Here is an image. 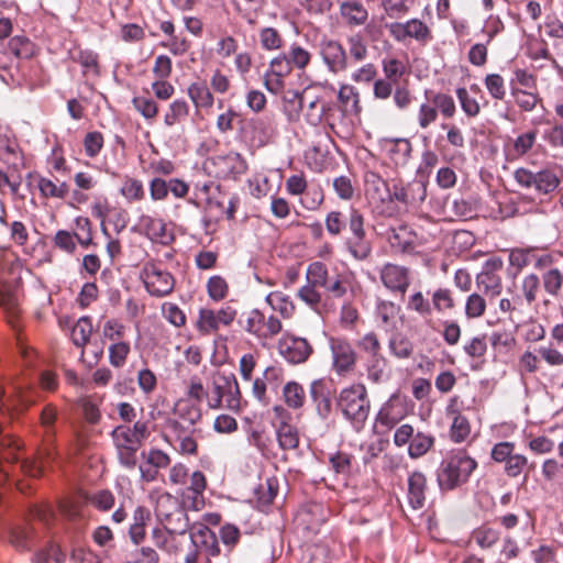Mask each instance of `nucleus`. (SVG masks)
I'll return each mask as SVG.
<instances>
[{
	"label": "nucleus",
	"mask_w": 563,
	"mask_h": 563,
	"mask_svg": "<svg viewBox=\"0 0 563 563\" xmlns=\"http://www.w3.org/2000/svg\"><path fill=\"white\" fill-rule=\"evenodd\" d=\"M477 462L466 450L451 451L437 470V481L442 490H453L468 482Z\"/></svg>",
	"instance_id": "obj_1"
},
{
	"label": "nucleus",
	"mask_w": 563,
	"mask_h": 563,
	"mask_svg": "<svg viewBox=\"0 0 563 563\" xmlns=\"http://www.w3.org/2000/svg\"><path fill=\"white\" fill-rule=\"evenodd\" d=\"M150 437L147 422L136 421L133 428L129 426H118L111 432V438L117 451V457L120 464L133 470L137 465V452L143 441Z\"/></svg>",
	"instance_id": "obj_2"
},
{
	"label": "nucleus",
	"mask_w": 563,
	"mask_h": 563,
	"mask_svg": "<svg viewBox=\"0 0 563 563\" xmlns=\"http://www.w3.org/2000/svg\"><path fill=\"white\" fill-rule=\"evenodd\" d=\"M347 229L350 235L345 238L343 245L346 252L355 261H367L373 252L372 241L365 229V217L357 208H350L347 214Z\"/></svg>",
	"instance_id": "obj_3"
},
{
	"label": "nucleus",
	"mask_w": 563,
	"mask_h": 563,
	"mask_svg": "<svg viewBox=\"0 0 563 563\" xmlns=\"http://www.w3.org/2000/svg\"><path fill=\"white\" fill-rule=\"evenodd\" d=\"M210 176L220 179H236L247 170L245 158L236 152L209 157L203 165Z\"/></svg>",
	"instance_id": "obj_4"
},
{
	"label": "nucleus",
	"mask_w": 563,
	"mask_h": 563,
	"mask_svg": "<svg viewBox=\"0 0 563 563\" xmlns=\"http://www.w3.org/2000/svg\"><path fill=\"white\" fill-rule=\"evenodd\" d=\"M140 276L146 291L153 297H165L174 290V276L153 261L144 263Z\"/></svg>",
	"instance_id": "obj_5"
},
{
	"label": "nucleus",
	"mask_w": 563,
	"mask_h": 563,
	"mask_svg": "<svg viewBox=\"0 0 563 563\" xmlns=\"http://www.w3.org/2000/svg\"><path fill=\"white\" fill-rule=\"evenodd\" d=\"M338 405L346 418L355 424H362L368 416L369 402L366 389H342Z\"/></svg>",
	"instance_id": "obj_6"
},
{
	"label": "nucleus",
	"mask_w": 563,
	"mask_h": 563,
	"mask_svg": "<svg viewBox=\"0 0 563 563\" xmlns=\"http://www.w3.org/2000/svg\"><path fill=\"white\" fill-rule=\"evenodd\" d=\"M318 47L319 55L331 74L336 75L347 69L349 55L339 40L323 36Z\"/></svg>",
	"instance_id": "obj_7"
},
{
	"label": "nucleus",
	"mask_w": 563,
	"mask_h": 563,
	"mask_svg": "<svg viewBox=\"0 0 563 563\" xmlns=\"http://www.w3.org/2000/svg\"><path fill=\"white\" fill-rule=\"evenodd\" d=\"M329 347L332 356V367L339 375L345 376L354 371L357 354L347 339L331 336Z\"/></svg>",
	"instance_id": "obj_8"
},
{
	"label": "nucleus",
	"mask_w": 563,
	"mask_h": 563,
	"mask_svg": "<svg viewBox=\"0 0 563 563\" xmlns=\"http://www.w3.org/2000/svg\"><path fill=\"white\" fill-rule=\"evenodd\" d=\"M427 198V183L413 179L404 183L400 179L393 180L391 202L397 201L407 207L418 208Z\"/></svg>",
	"instance_id": "obj_9"
},
{
	"label": "nucleus",
	"mask_w": 563,
	"mask_h": 563,
	"mask_svg": "<svg viewBox=\"0 0 563 563\" xmlns=\"http://www.w3.org/2000/svg\"><path fill=\"white\" fill-rule=\"evenodd\" d=\"M235 317L236 310L230 306L222 307L218 311L209 308H201L196 321V329L202 335H208L217 332L221 325H231Z\"/></svg>",
	"instance_id": "obj_10"
},
{
	"label": "nucleus",
	"mask_w": 563,
	"mask_h": 563,
	"mask_svg": "<svg viewBox=\"0 0 563 563\" xmlns=\"http://www.w3.org/2000/svg\"><path fill=\"white\" fill-rule=\"evenodd\" d=\"M364 191L367 200L379 212H384V207L391 203L393 186L389 187L388 183L374 170L364 172Z\"/></svg>",
	"instance_id": "obj_11"
},
{
	"label": "nucleus",
	"mask_w": 563,
	"mask_h": 563,
	"mask_svg": "<svg viewBox=\"0 0 563 563\" xmlns=\"http://www.w3.org/2000/svg\"><path fill=\"white\" fill-rule=\"evenodd\" d=\"M379 278L390 292L405 296L411 285V271L407 266L385 263L379 269Z\"/></svg>",
	"instance_id": "obj_12"
},
{
	"label": "nucleus",
	"mask_w": 563,
	"mask_h": 563,
	"mask_svg": "<svg viewBox=\"0 0 563 563\" xmlns=\"http://www.w3.org/2000/svg\"><path fill=\"white\" fill-rule=\"evenodd\" d=\"M273 427L276 429L278 444L282 450H295L299 445L298 429L290 424V413L282 406L273 408Z\"/></svg>",
	"instance_id": "obj_13"
},
{
	"label": "nucleus",
	"mask_w": 563,
	"mask_h": 563,
	"mask_svg": "<svg viewBox=\"0 0 563 563\" xmlns=\"http://www.w3.org/2000/svg\"><path fill=\"white\" fill-rule=\"evenodd\" d=\"M244 329L260 339H271L282 331L283 325L277 317H265L262 311L253 309L246 314Z\"/></svg>",
	"instance_id": "obj_14"
},
{
	"label": "nucleus",
	"mask_w": 563,
	"mask_h": 563,
	"mask_svg": "<svg viewBox=\"0 0 563 563\" xmlns=\"http://www.w3.org/2000/svg\"><path fill=\"white\" fill-rule=\"evenodd\" d=\"M390 35L398 42L413 38L421 44L432 40L431 30L419 19H411L405 23L395 22L389 25Z\"/></svg>",
	"instance_id": "obj_15"
},
{
	"label": "nucleus",
	"mask_w": 563,
	"mask_h": 563,
	"mask_svg": "<svg viewBox=\"0 0 563 563\" xmlns=\"http://www.w3.org/2000/svg\"><path fill=\"white\" fill-rule=\"evenodd\" d=\"M278 350L292 364L306 362L312 353V346L306 339L288 334L279 340Z\"/></svg>",
	"instance_id": "obj_16"
},
{
	"label": "nucleus",
	"mask_w": 563,
	"mask_h": 563,
	"mask_svg": "<svg viewBox=\"0 0 563 563\" xmlns=\"http://www.w3.org/2000/svg\"><path fill=\"white\" fill-rule=\"evenodd\" d=\"M137 224L142 232L153 242L168 245L175 239L173 232L167 230V225L162 218L141 214Z\"/></svg>",
	"instance_id": "obj_17"
},
{
	"label": "nucleus",
	"mask_w": 563,
	"mask_h": 563,
	"mask_svg": "<svg viewBox=\"0 0 563 563\" xmlns=\"http://www.w3.org/2000/svg\"><path fill=\"white\" fill-rule=\"evenodd\" d=\"M190 540L200 553L206 554L208 560L220 554L218 536L205 525H198L191 528Z\"/></svg>",
	"instance_id": "obj_18"
},
{
	"label": "nucleus",
	"mask_w": 563,
	"mask_h": 563,
	"mask_svg": "<svg viewBox=\"0 0 563 563\" xmlns=\"http://www.w3.org/2000/svg\"><path fill=\"white\" fill-rule=\"evenodd\" d=\"M200 389H189V396L179 399L174 406L175 420L181 421L184 426L192 428L201 418V411L198 406V391Z\"/></svg>",
	"instance_id": "obj_19"
},
{
	"label": "nucleus",
	"mask_w": 563,
	"mask_h": 563,
	"mask_svg": "<svg viewBox=\"0 0 563 563\" xmlns=\"http://www.w3.org/2000/svg\"><path fill=\"white\" fill-rule=\"evenodd\" d=\"M332 103L317 96L307 103L303 101L302 118L310 126H319L323 121L329 122Z\"/></svg>",
	"instance_id": "obj_20"
},
{
	"label": "nucleus",
	"mask_w": 563,
	"mask_h": 563,
	"mask_svg": "<svg viewBox=\"0 0 563 563\" xmlns=\"http://www.w3.org/2000/svg\"><path fill=\"white\" fill-rule=\"evenodd\" d=\"M54 459V450L46 446L38 450L36 456L22 460L19 467L25 475L37 478L44 474L46 467L53 463Z\"/></svg>",
	"instance_id": "obj_21"
},
{
	"label": "nucleus",
	"mask_w": 563,
	"mask_h": 563,
	"mask_svg": "<svg viewBox=\"0 0 563 563\" xmlns=\"http://www.w3.org/2000/svg\"><path fill=\"white\" fill-rule=\"evenodd\" d=\"M339 13L342 21L350 27L364 25L368 20V11L358 0H346L340 4Z\"/></svg>",
	"instance_id": "obj_22"
},
{
	"label": "nucleus",
	"mask_w": 563,
	"mask_h": 563,
	"mask_svg": "<svg viewBox=\"0 0 563 563\" xmlns=\"http://www.w3.org/2000/svg\"><path fill=\"white\" fill-rule=\"evenodd\" d=\"M166 430L170 435L175 437V441L179 443V450L185 454H194L197 451V442L192 438V428H188L178 420H168Z\"/></svg>",
	"instance_id": "obj_23"
},
{
	"label": "nucleus",
	"mask_w": 563,
	"mask_h": 563,
	"mask_svg": "<svg viewBox=\"0 0 563 563\" xmlns=\"http://www.w3.org/2000/svg\"><path fill=\"white\" fill-rule=\"evenodd\" d=\"M34 530L29 522L14 523L9 528V543L18 551H30L34 544Z\"/></svg>",
	"instance_id": "obj_24"
},
{
	"label": "nucleus",
	"mask_w": 563,
	"mask_h": 563,
	"mask_svg": "<svg viewBox=\"0 0 563 563\" xmlns=\"http://www.w3.org/2000/svg\"><path fill=\"white\" fill-rule=\"evenodd\" d=\"M388 158L396 167H404L412 155V144L408 139H391L385 141Z\"/></svg>",
	"instance_id": "obj_25"
},
{
	"label": "nucleus",
	"mask_w": 563,
	"mask_h": 563,
	"mask_svg": "<svg viewBox=\"0 0 563 563\" xmlns=\"http://www.w3.org/2000/svg\"><path fill=\"white\" fill-rule=\"evenodd\" d=\"M406 309L418 314L428 325H432V301L421 290H415L408 296Z\"/></svg>",
	"instance_id": "obj_26"
},
{
	"label": "nucleus",
	"mask_w": 563,
	"mask_h": 563,
	"mask_svg": "<svg viewBox=\"0 0 563 563\" xmlns=\"http://www.w3.org/2000/svg\"><path fill=\"white\" fill-rule=\"evenodd\" d=\"M187 93L197 110L211 109L214 103V96L203 80L191 82L187 88Z\"/></svg>",
	"instance_id": "obj_27"
},
{
	"label": "nucleus",
	"mask_w": 563,
	"mask_h": 563,
	"mask_svg": "<svg viewBox=\"0 0 563 563\" xmlns=\"http://www.w3.org/2000/svg\"><path fill=\"white\" fill-rule=\"evenodd\" d=\"M427 478L421 472H413L408 478V500L413 509H420L426 500Z\"/></svg>",
	"instance_id": "obj_28"
},
{
	"label": "nucleus",
	"mask_w": 563,
	"mask_h": 563,
	"mask_svg": "<svg viewBox=\"0 0 563 563\" xmlns=\"http://www.w3.org/2000/svg\"><path fill=\"white\" fill-rule=\"evenodd\" d=\"M208 482L205 474L200 471H195L189 476V485L186 488L187 498L191 499L194 509L199 510L205 506L203 493L207 488Z\"/></svg>",
	"instance_id": "obj_29"
},
{
	"label": "nucleus",
	"mask_w": 563,
	"mask_h": 563,
	"mask_svg": "<svg viewBox=\"0 0 563 563\" xmlns=\"http://www.w3.org/2000/svg\"><path fill=\"white\" fill-rule=\"evenodd\" d=\"M241 389H212L208 394L209 404L212 408H228L239 410L241 408Z\"/></svg>",
	"instance_id": "obj_30"
},
{
	"label": "nucleus",
	"mask_w": 563,
	"mask_h": 563,
	"mask_svg": "<svg viewBox=\"0 0 563 563\" xmlns=\"http://www.w3.org/2000/svg\"><path fill=\"white\" fill-rule=\"evenodd\" d=\"M280 385H284V387H300L296 382H285L284 371L278 365L266 367L262 377H257L253 382V387H278Z\"/></svg>",
	"instance_id": "obj_31"
},
{
	"label": "nucleus",
	"mask_w": 563,
	"mask_h": 563,
	"mask_svg": "<svg viewBox=\"0 0 563 563\" xmlns=\"http://www.w3.org/2000/svg\"><path fill=\"white\" fill-rule=\"evenodd\" d=\"M92 332V319L89 316L80 317L71 329V341L81 347V356L85 355V346L89 343Z\"/></svg>",
	"instance_id": "obj_32"
},
{
	"label": "nucleus",
	"mask_w": 563,
	"mask_h": 563,
	"mask_svg": "<svg viewBox=\"0 0 563 563\" xmlns=\"http://www.w3.org/2000/svg\"><path fill=\"white\" fill-rule=\"evenodd\" d=\"M151 514L144 506H139L133 512V523L130 526L129 534L134 544H141L146 536L145 527Z\"/></svg>",
	"instance_id": "obj_33"
},
{
	"label": "nucleus",
	"mask_w": 563,
	"mask_h": 563,
	"mask_svg": "<svg viewBox=\"0 0 563 563\" xmlns=\"http://www.w3.org/2000/svg\"><path fill=\"white\" fill-rule=\"evenodd\" d=\"M338 100L345 113L358 114L362 110L360 93L352 85H341L338 91Z\"/></svg>",
	"instance_id": "obj_34"
},
{
	"label": "nucleus",
	"mask_w": 563,
	"mask_h": 563,
	"mask_svg": "<svg viewBox=\"0 0 563 563\" xmlns=\"http://www.w3.org/2000/svg\"><path fill=\"white\" fill-rule=\"evenodd\" d=\"M303 92L288 91L283 98V112L288 122H298L302 113Z\"/></svg>",
	"instance_id": "obj_35"
},
{
	"label": "nucleus",
	"mask_w": 563,
	"mask_h": 563,
	"mask_svg": "<svg viewBox=\"0 0 563 563\" xmlns=\"http://www.w3.org/2000/svg\"><path fill=\"white\" fill-rule=\"evenodd\" d=\"M536 140V130L521 133L511 142V144L507 145V155L512 159L523 156L532 148Z\"/></svg>",
	"instance_id": "obj_36"
},
{
	"label": "nucleus",
	"mask_w": 563,
	"mask_h": 563,
	"mask_svg": "<svg viewBox=\"0 0 563 563\" xmlns=\"http://www.w3.org/2000/svg\"><path fill=\"white\" fill-rule=\"evenodd\" d=\"M36 186L40 190V194L44 198H55V199H65L69 192V186L67 183H55L52 179L38 176Z\"/></svg>",
	"instance_id": "obj_37"
},
{
	"label": "nucleus",
	"mask_w": 563,
	"mask_h": 563,
	"mask_svg": "<svg viewBox=\"0 0 563 563\" xmlns=\"http://www.w3.org/2000/svg\"><path fill=\"white\" fill-rule=\"evenodd\" d=\"M400 307L391 300H378L375 309L376 319L384 328H395Z\"/></svg>",
	"instance_id": "obj_38"
},
{
	"label": "nucleus",
	"mask_w": 563,
	"mask_h": 563,
	"mask_svg": "<svg viewBox=\"0 0 563 563\" xmlns=\"http://www.w3.org/2000/svg\"><path fill=\"white\" fill-rule=\"evenodd\" d=\"M435 443V439L430 433L417 431L408 445V455L411 459H419L426 455Z\"/></svg>",
	"instance_id": "obj_39"
},
{
	"label": "nucleus",
	"mask_w": 563,
	"mask_h": 563,
	"mask_svg": "<svg viewBox=\"0 0 563 563\" xmlns=\"http://www.w3.org/2000/svg\"><path fill=\"white\" fill-rule=\"evenodd\" d=\"M27 408V404L19 391L7 395L4 389H0V412L12 417L19 415Z\"/></svg>",
	"instance_id": "obj_40"
},
{
	"label": "nucleus",
	"mask_w": 563,
	"mask_h": 563,
	"mask_svg": "<svg viewBox=\"0 0 563 563\" xmlns=\"http://www.w3.org/2000/svg\"><path fill=\"white\" fill-rule=\"evenodd\" d=\"M34 44L23 35H16L10 38L7 52L12 58L27 59L34 55Z\"/></svg>",
	"instance_id": "obj_41"
},
{
	"label": "nucleus",
	"mask_w": 563,
	"mask_h": 563,
	"mask_svg": "<svg viewBox=\"0 0 563 563\" xmlns=\"http://www.w3.org/2000/svg\"><path fill=\"white\" fill-rule=\"evenodd\" d=\"M266 302L272 307L273 310L280 313L285 319H289L294 316L296 307L287 295L282 291H273L267 295Z\"/></svg>",
	"instance_id": "obj_42"
},
{
	"label": "nucleus",
	"mask_w": 563,
	"mask_h": 563,
	"mask_svg": "<svg viewBox=\"0 0 563 563\" xmlns=\"http://www.w3.org/2000/svg\"><path fill=\"white\" fill-rule=\"evenodd\" d=\"M120 194L130 203L143 200L145 197V190L142 180L125 176L120 187Z\"/></svg>",
	"instance_id": "obj_43"
},
{
	"label": "nucleus",
	"mask_w": 563,
	"mask_h": 563,
	"mask_svg": "<svg viewBox=\"0 0 563 563\" xmlns=\"http://www.w3.org/2000/svg\"><path fill=\"white\" fill-rule=\"evenodd\" d=\"M432 310L437 313H444L455 308L453 292L449 288L439 287L431 292Z\"/></svg>",
	"instance_id": "obj_44"
},
{
	"label": "nucleus",
	"mask_w": 563,
	"mask_h": 563,
	"mask_svg": "<svg viewBox=\"0 0 563 563\" xmlns=\"http://www.w3.org/2000/svg\"><path fill=\"white\" fill-rule=\"evenodd\" d=\"M189 115V104L185 99H175L164 115V123L167 126H174Z\"/></svg>",
	"instance_id": "obj_45"
},
{
	"label": "nucleus",
	"mask_w": 563,
	"mask_h": 563,
	"mask_svg": "<svg viewBox=\"0 0 563 563\" xmlns=\"http://www.w3.org/2000/svg\"><path fill=\"white\" fill-rule=\"evenodd\" d=\"M472 427L470 420L463 415L452 416V423L450 427V439L454 443H462L471 435Z\"/></svg>",
	"instance_id": "obj_46"
},
{
	"label": "nucleus",
	"mask_w": 563,
	"mask_h": 563,
	"mask_svg": "<svg viewBox=\"0 0 563 563\" xmlns=\"http://www.w3.org/2000/svg\"><path fill=\"white\" fill-rule=\"evenodd\" d=\"M161 522L170 534H184L189 528L188 516L184 508L175 511Z\"/></svg>",
	"instance_id": "obj_47"
},
{
	"label": "nucleus",
	"mask_w": 563,
	"mask_h": 563,
	"mask_svg": "<svg viewBox=\"0 0 563 563\" xmlns=\"http://www.w3.org/2000/svg\"><path fill=\"white\" fill-rule=\"evenodd\" d=\"M178 499L173 495L165 493L157 497L155 505V515L159 521L167 519L168 516L181 509Z\"/></svg>",
	"instance_id": "obj_48"
},
{
	"label": "nucleus",
	"mask_w": 563,
	"mask_h": 563,
	"mask_svg": "<svg viewBox=\"0 0 563 563\" xmlns=\"http://www.w3.org/2000/svg\"><path fill=\"white\" fill-rule=\"evenodd\" d=\"M349 46V58L354 63H362L368 56V48L364 36L361 33L352 34L346 40Z\"/></svg>",
	"instance_id": "obj_49"
},
{
	"label": "nucleus",
	"mask_w": 563,
	"mask_h": 563,
	"mask_svg": "<svg viewBox=\"0 0 563 563\" xmlns=\"http://www.w3.org/2000/svg\"><path fill=\"white\" fill-rule=\"evenodd\" d=\"M285 55L292 68L298 70H305L312 58L311 53L297 43L291 44Z\"/></svg>",
	"instance_id": "obj_50"
},
{
	"label": "nucleus",
	"mask_w": 563,
	"mask_h": 563,
	"mask_svg": "<svg viewBox=\"0 0 563 563\" xmlns=\"http://www.w3.org/2000/svg\"><path fill=\"white\" fill-rule=\"evenodd\" d=\"M384 78L398 85L400 78L406 74L405 63L396 57H385L382 60Z\"/></svg>",
	"instance_id": "obj_51"
},
{
	"label": "nucleus",
	"mask_w": 563,
	"mask_h": 563,
	"mask_svg": "<svg viewBox=\"0 0 563 563\" xmlns=\"http://www.w3.org/2000/svg\"><path fill=\"white\" fill-rule=\"evenodd\" d=\"M324 225L330 236H341L344 229L347 227V217H345L342 211L332 210L327 213Z\"/></svg>",
	"instance_id": "obj_52"
},
{
	"label": "nucleus",
	"mask_w": 563,
	"mask_h": 563,
	"mask_svg": "<svg viewBox=\"0 0 563 563\" xmlns=\"http://www.w3.org/2000/svg\"><path fill=\"white\" fill-rule=\"evenodd\" d=\"M391 354L398 358H409L413 352L412 342L400 333L394 334L388 343Z\"/></svg>",
	"instance_id": "obj_53"
},
{
	"label": "nucleus",
	"mask_w": 563,
	"mask_h": 563,
	"mask_svg": "<svg viewBox=\"0 0 563 563\" xmlns=\"http://www.w3.org/2000/svg\"><path fill=\"white\" fill-rule=\"evenodd\" d=\"M108 352L110 364L113 367L121 368L126 363L131 346L128 341H119L110 344Z\"/></svg>",
	"instance_id": "obj_54"
},
{
	"label": "nucleus",
	"mask_w": 563,
	"mask_h": 563,
	"mask_svg": "<svg viewBox=\"0 0 563 563\" xmlns=\"http://www.w3.org/2000/svg\"><path fill=\"white\" fill-rule=\"evenodd\" d=\"M430 101L435 106L438 113L440 112L443 118L451 119L456 113L455 101L452 96L444 92H437Z\"/></svg>",
	"instance_id": "obj_55"
},
{
	"label": "nucleus",
	"mask_w": 563,
	"mask_h": 563,
	"mask_svg": "<svg viewBox=\"0 0 563 563\" xmlns=\"http://www.w3.org/2000/svg\"><path fill=\"white\" fill-rule=\"evenodd\" d=\"M391 250L397 254L413 255L417 254L416 244L412 239H407L400 232L393 230L388 238Z\"/></svg>",
	"instance_id": "obj_56"
},
{
	"label": "nucleus",
	"mask_w": 563,
	"mask_h": 563,
	"mask_svg": "<svg viewBox=\"0 0 563 563\" xmlns=\"http://www.w3.org/2000/svg\"><path fill=\"white\" fill-rule=\"evenodd\" d=\"M560 185L559 177L550 169H543L537 173L534 188L540 194L554 191Z\"/></svg>",
	"instance_id": "obj_57"
},
{
	"label": "nucleus",
	"mask_w": 563,
	"mask_h": 563,
	"mask_svg": "<svg viewBox=\"0 0 563 563\" xmlns=\"http://www.w3.org/2000/svg\"><path fill=\"white\" fill-rule=\"evenodd\" d=\"M307 282L323 288L330 279L327 266L321 262H313L308 265L306 273Z\"/></svg>",
	"instance_id": "obj_58"
},
{
	"label": "nucleus",
	"mask_w": 563,
	"mask_h": 563,
	"mask_svg": "<svg viewBox=\"0 0 563 563\" xmlns=\"http://www.w3.org/2000/svg\"><path fill=\"white\" fill-rule=\"evenodd\" d=\"M87 501L99 511H109L113 508L115 497L109 489L97 490L87 496Z\"/></svg>",
	"instance_id": "obj_59"
},
{
	"label": "nucleus",
	"mask_w": 563,
	"mask_h": 563,
	"mask_svg": "<svg viewBox=\"0 0 563 563\" xmlns=\"http://www.w3.org/2000/svg\"><path fill=\"white\" fill-rule=\"evenodd\" d=\"M207 292L212 300L221 301L229 294V284L224 277L213 275L207 282Z\"/></svg>",
	"instance_id": "obj_60"
},
{
	"label": "nucleus",
	"mask_w": 563,
	"mask_h": 563,
	"mask_svg": "<svg viewBox=\"0 0 563 563\" xmlns=\"http://www.w3.org/2000/svg\"><path fill=\"white\" fill-rule=\"evenodd\" d=\"M455 93L466 117L475 118L479 114L481 106L478 101L470 95L465 87H459Z\"/></svg>",
	"instance_id": "obj_61"
},
{
	"label": "nucleus",
	"mask_w": 563,
	"mask_h": 563,
	"mask_svg": "<svg viewBox=\"0 0 563 563\" xmlns=\"http://www.w3.org/2000/svg\"><path fill=\"white\" fill-rule=\"evenodd\" d=\"M75 238L82 247H88L92 244V230L91 221L87 217H77L75 219Z\"/></svg>",
	"instance_id": "obj_62"
},
{
	"label": "nucleus",
	"mask_w": 563,
	"mask_h": 563,
	"mask_svg": "<svg viewBox=\"0 0 563 563\" xmlns=\"http://www.w3.org/2000/svg\"><path fill=\"white\" fill-rule=\"evenodd\" d=\"M125 325L118 319L111 318L104 321L102 325V339L112 343L123 341L125 335Z\"/></svg>",
	"instance_id": "obj_63"
},
{
	"label": "nucleus",
	"mask_w": 563,
	"mask_h": 563,
	"mask_svg": "<svg viewBox=\"0 0 563 563\" xmlns=\"http://www.w3.org/2000/svg\"><path fill=\"white\" fill-rule=\"evenodd\" d=\"M132 103L134 109L146 120H154L158 113V104L148 97H134Z\"/></svg>",
	"instance_id": "obj_64"
}]
</instances>
